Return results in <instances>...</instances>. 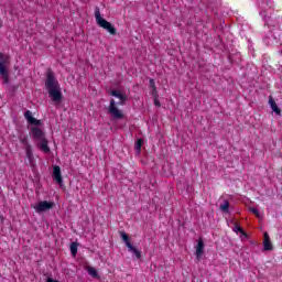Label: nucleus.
<instances>
[{"label": "nucleus", "instance_id": "obj_9", "mask_svg": "<svg viewBox=\"0 0 282 282\" xmlns=\"http://www.w3.org/2000/svg\"><path fill=\"white\" fill-rule=\"evenodd\" d=\"M37 142V149L42 151L43 153H52V150H50V141H47V138L40 139Z\"/></svg>", "mask_w": 282, "mask_h": 282}, {"label": "nucleus", "instance_id": "obj_6", "mask_svg": "<svg viewBox=\"0 0 282 282\" xmlns=\"http://www.w3.org/2000/svg\"><path fill=\"white\" fill-rule=\"evenodd\" d=\"M33 208L35 213H39V215H41V213H47V210H52V208H54V203L43 200L37 203Z\"/></svg>", "mask_w": 282, "mask_h": 282}, {"label": "nucleus", "instance_id": "obj_26", "mask_svg": "<svg viewBox=\"0 0 282 282\" xmlns=\"http://www.w3.org/2000/svg\"><path fill=\"white\" fill-rule=\"evenodd\" d=\"M46 282H58L57 280H54L52 278H47Z\"/></svg>", "mask_w": 282, "mask_h": 282}, {"label": "nucleus", "instance_id": "obj_27", "mask_svg": "<svg viewBox=\"0 0 282 282\" xmlns=\"http://www.w3.org/2000/svg\"><path fill=\"white\" fill-rule=\"evenodd\" d=\"M118 105H124V101L120 100V101L118 102Z\"/></svg>", "mask_w": 282, "mask_h": 282}, {"label": "nucleus", "instance_id": "obj_22", "mask_svg": "<svg viewBox=\"0 0 282 282\" xmlns=\"http://www.w3.org/2000/svg\"><path fill=\"white\" fill-rule=\"evenodd\" d=\"M250 213H252L253 215H256V217H258V219H261V212H259V209L252 207L249 209Z\"/></svg>", "mask_w": 282, "mask_h": 282}, {"label": "nucleus", "instance_id": "obj_24", "mask_svg": "<svg viewBox=\"0 0 282 282\" xmlns=\"http://www.w3.org/2000/svg\"><path fill=\"white\" fill-rule=\"evenodd\" d=\"M150 87H152V89H158V87H155V80L150 79Z\"/></svg>", "mask_w": 282, "mask_h": 282}, {"label": "nucleus", "instance_id": "obj_17", "mask_svg": "<svg viewBox=\"0 0 282 282\" xmlns=\"http://www.w3.org/2000/svg\"><path fill=\"white\" fill-rule=\"evenodd\" d=\"M70 253L73 254V257H76V254H78V242L70 243Z\"/></svg>", "mask_w": 282, "mask_h": 282}, {"label": "nucleus", "instance_id": "obj_14", "mask_svg": "<svg viewBox=\"0 0 282 282\" xmlns=\"http://www.w3.org/2000/svg\"><path fill=\"white\" fill-rule=\"evenodd\" d=\"M110 96L119 98V100H122V102H127V96L120 93V90H111Z\"/></svg>", "mask_w": 282, "mask_h": 282}, {"label": "nucleus", "instance_id": "obj_18", "mask_svg": "<svg viewBox=\"0 0 282 282\" xmlns=\"http://www.w3.org/2000/svg\"><path fill=\"white\" fill-rule=\"evenodd\" d=\"M143 140L142 139H138L134 143V149L137 151V153H140L142 151V144H143Z\"/></svg>", "mask_w": 282, "mask_h": 282}, {"label": "nucleus", "instance_id": "obj_1", "mask_svg": "<svg viewBox=\"0 0 282 282\" xmlns=\"http://www.w3.org/2000/svg\"><path fill=\"white\" fill-rule=\"evenodd\" d=\"M45 87L53 102H63V93H61V84L56 80V76L52 69L46 73Z\"/></svg>", "mask_w": 282, "mask_h": 282}, {"label": "nucleus", "instance_id": "obj_10", "mask_svg": "<svg viewBox=\"0 0 282 282\" xmlns=\"http://www.w3.org/2000/svg\"><path fill=\"white\" fill-rule=\"evenodd\" d=\"M53 180L57 183V184H63V176L61 174V166L55 165L53 167Z\"/></svg>", "mask_w": 282, "mask_h": 282}, {"label": "nucleus", "instance_id": "obj_8", "mask_svg": "<svg viewBox=\"0 0 282 282\" xmlns=\"http://www.w3.org/2000/svg\"><path fill=\"white\" fill-rule=\"evenodd\" d=\"M24 118L29 124H33V127H41L43 122L32 116V111L26 110L24 112Z\"/></svg>", "mask_w": 282, "mask_h": 282}, {"label": "nucleus", "instance_id": "obj_23", "mask_svg": "<svg viewBox=\"0 0 282 282\" xmlns=\"http://www.w3.org/2000/svg\"><path fill=\"white\" fill-rule=\"evenodd\" d=\"M151 94H152V98H153V99L158 98V97H159V95H158V88H153Z\"/></svg>", "mask_w": 282, "mask_h": 282}, {"label": "nucleus", "instance_id": "obj_11", "mask_svg": "<svg viewBox=\"0 0 282 282\" xmlns=\"http://www.w3.org/2000/svg\"><path fill=\"white\" fill-rule=\"evenodd\" d=\"M202 254H204V240L199 238L196 246V259H198V261L202 258Z\"/></svg>", "mask_w": 282, "mask_h": 282}, {"label": "nucleus", "instance_id": "obj_16", "mask_svg": "<svg viewBox=\"0 0 282 282\" xmlns=\"http://www.w3.org/2000/svg\"><path fill=\"white\" fill-rule=\"evenodd\" d=\"M24 149H25L28 160L32 162V160H34V153L32 152V145H28V148H24Z\"/></svg>", "mask_w": 282, "mask_h": 282}, {"label": "nucleus", "instance_id": "obj_3", "mask_svg": "<svg viewBox=\"0 0 282 282\" xmlns=\"http://www.w3.org/2000/svg\"><path fill=\"white\" fill-rule=\"evenodd\" d=\"M0 76L3 78L4 85L10 83V73L8 72V56L0 53Z\"/></svg>", "mask_w": 282, "mask_h": 282}, {"label": "nucleus", "instance_id": "obj_20", "mask_svg": "<svg viewBox=\"0 0 282 282\" xmlns=\"http://www.w3.org/2000/svg\"><path fill=\"white\" fill-rule=\"evenodd\" d=\"M20 142L23 144L24 149H28L30 145V142H28V137H20Z\"/></svg>", "mask_w": 282, "mask_h": 282}, {"label": "nucleus", "instance_id": "obj_12", "mask_svg": "<svg viewBox=\"0 0 282 282\" xmlns=\"http://www.w3.org/2000/svg\"><path fill=\"white\" fill-rule=\"evenodd\" d=\"M269 105H270L272 111H274V113H276V116H281V108H279V106L276 105V101L273 99L272 96L269 97Z\"/></svg>", "mask_w": 282, "mask_h": 282}, {"label": "nucleus", "instance_id": "obj_2", "mask_svg": "<svg viewBox=\"0 0 282 282\" xmlns=\"http://www.w3.org/2000/svg\"><path fill=\"white\" fill-rule=\"evenodd\" d=\"M95 19L99 28L107 30L112 36H116V34H118V31L116 30V28H113V24L102 18V15L100 14V8L98 7L95 8Z\"/></svg>", "mask_w": 282, "mask_h": 282}, {"label": "nucleus", "instance_id": "obj_15", "mask_svg": "<svg viewBox=\"0 0 282 282\" xmlns=\"http://www.w3.org/2000/svg\"><path fill=\"white\" fill-rule=\"evenodd\" d=\"M219 209L223 213H230V203L228 200H224V204L220 205Z\"/></svg>", "mask_w": 282, "mask_h": 282}, {"label": "nucleus", "instance_id": "obj_21", "mask_svg": "<svg viewBox=\"0 0 282 282\" xmlns=\"http://www.w3.org/2000/svg\"><path fill=\"white\" fill-rule=\"evenodd\" d=\"M88 274H90V276H94L96 279V276H98V271H96L94 267H88Z\"/></svg>", "mask_w": 282, "mask_h": 282}, {"label": "nucleus", "instance_id": "obj_4", "mask_svg": "<svg viewBox=\"0 0 282 282\" xmlns=\"http://www.w3.org/2000/svg\"><path fill=\"white\" fill-rule=\"evenodd\" d=\"M119 235L122 241L126 243L129 252H132L134 257H137V259H142V252H140L138 248L133 247V245L131 243V239L129 238V235H127V232L124 231H119Z\"/></svg>", "mask_w": 282, "mask_h": 282}, {"label": "nucleus", "instance_id": "obj_5", "mask_svg": "<svg viewBox=\"0 0 282 282\" xmlns=\"http://www.w3.org/2000/svg\"><path fill=\"white\" fill-rule=\"evenodd\" d=\"M108 113H110V116H112L115 120H122V118H124V115L122 113V111H120V109L116 107V100L113 99L110 100V105L108 107Z\"/></svg>", "mask_w": 282, "mask_h": 282}, {"label": "nucleus", "instance_id": "obj_19", "mask_svg": "<svg viewBox=\"0 0 282 282\" xmlns=\"http://www.w3.org/2000/svg\"><path fill=\"white\" fill-rule=\"evenodd\" d=\"M234 232H240L241 235H243V237H248V234H246V231H243V229L239 225H236L234 227Z\"/></svg>", "mask_w": 282, "mask_h": 282}, {"label": "nucleus", "instance_id": "obj_7", "mask_svg": "<svg viewBox=\"0 0 282 282\" xmlns=\"http://www.w3.org/2000/svg\"><path fill=\"white\" fill-rule=\"evenodd\" d=\"M30 137L32 140H34V142H37L39 140H43L45 138V132L39 127H31Z\"/></svg>", "mask_w": 282, "mask_h": 282}, {"label": "nucleus", "instance_id": "obj_25", "mask_svg": "<svg viewBox=\"0 0 282 282\" xmlns=\"http://www.w3.org/2000/svg\"><path fill=\"white\" fill-rule=\"evenodd\" d=\"M155 107H162V104H160V100L156 98L153 99Z\"/></svg>", "mask_w": 282, "mask_h": 282}, {"label": "nucleus", "instance_id": "obj_13", "mask_svg": "<svg viewBox=\"0 0 282 282\" xmlns=\"http://www.w3.org/2000/svg\"><path fill=\"white\" fill-rule=\"evenodd\" d=\"M263 248L265 251L273 250L274 247L272 246V241L270 240V236L268 232L264 234V240H263Z\"/></svg>", "mask_w": 282, "mask_h": 282}]
</instances>
